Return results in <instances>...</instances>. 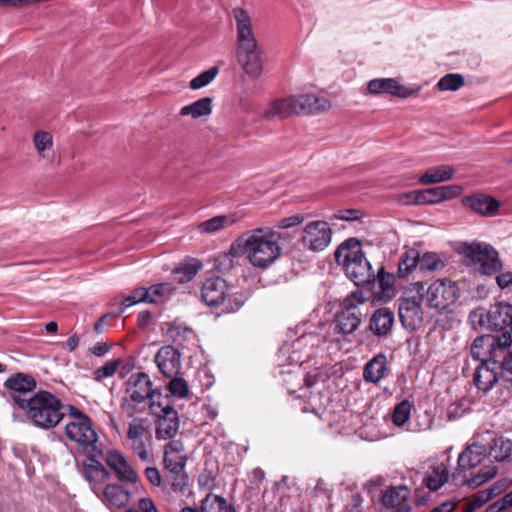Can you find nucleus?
Segmentation results:
<instances>
[{"label":"nucleus","instance_id":"nucleus-37","mask_svg":"<svg viewBox=\"0 0 512 512\" xmlns=\"http://www.w3.org/2000/svg\"><path fill=\"white\" fill-rule=\"evenodd\" d=\"M375 280H377L381 289L380 299L385 301L390 300L395 294L394 275L386 272L384 267H381L377 275H375Z\"/></svg>","mask_w":512,"mask_h":512},{"label":"nucleus","instance_id":"nucleus-6","mask_svg":"<svg viewBox=\"0 0 512 512\" xmlns=\"http://www.w3.org/2000/svg\"><path fill=\"white\" fill-rule=\"evenodd\" d=\"M175 287L168 282L158 283L150 287H140L134 289L128 297H126L116 308L99 316L97 320H109L112 318L122 317L126 319L131 314H125L126 310L138 303L163 304L169 300L174 293Z\"/></svg>","mask_w":512,"mask_h":512},{"label":"nucleus","instance_id":"nucleus-34","mask_svg":"<svg viewBox=\"0 0 512 512\" xmlns=\"http://www.w3.org/2000/svg\"><path fill=\"white\" fill-rule=\"evenodd\" d=\"M201 268V261L195 258H190L184 260L179 267L174 269L173 272L179 283H185L193 279Z\"/></svg>","mask_w":512,"mask_h":512},{"label":"nucleus","instance_id":"nucleus-60","mask_svg":"<svg viewBox=\"0 0 512 512\" xmlns=\"http://www.w3.org/2000/svg\"><path fill=\"white\" fill-rule=\"evenodd\" d=\"M111 347V344L107 342H97L94 346L88 349V352L95 356L101 357L108 353L111 350Z\"/></svg>","mask_w":512,"mask_h":512},{"label":"nucleus","instance_id":"nucleus-45","mask_svg":"<svg viewBox=\"0 0 512 512\" xmlns=\"http://www.w3.org/2000/svg\"><path fill=\"white\" fill-rule=\"evenodd\" d=\"M418 267L421 271H435L444 267V262L432 252L420 255Z\"/></svg>","mask_w":512,"mask_h":512},{"label":"nucleus","instance_id":"nucleus-29","mask_svg":"<svg viewBox=\"0 0 512 512\" xmlns=\"http://www.w3.org/2000/svg\"><path fill=\"white\" fill-rule=\"evenodd\" d=\"M430 469L423 483L429 490L436 491L448 480V469L444 463H436Z\"/></svg>","mask_w":512,"mask_h":512},{"label":"nucleus","instance_id":"nucleus-25","mask_svg":"<svg viewBox=\"0 0 512 512\" xmlns=\"http://www.w3.org/2000/svg\"><path fill=\"white\" fill-rule=\"evenodd\" d=\"M409 490L406 486L393 487L385 491L382 504L387 508H396L395 512H409L410 507L403 505L408 499Z\"/></svg>","mask_w":512,"mask_h":512},{"label":"nucleus","instance_id":"nucleus-1","mask_svg":"<svg viewBox=\"0 0 512 512\" xmlns=\"http://www.w3.org/2000/svg\"><path fill=\"white\" fill-rule=\"evenodd\" d=\"M496 334H484L477 337L471 347V354L475 360H481L474 373L473 382L478 390L484 393L490 391L499 380L502 369L499 358L512 344V322H508V329L494 322Z\"/></svg>","mask_w":512,"mask_h":512},{"label":"nucleus","instance_id":"nucleus-59","mask_svg":"<svg viewBox=\"0 0 512 512\" xmlns=\"http://www.w3.org/2000/svg\"><path fill=\"white\" fill-rule=\"evenodd\" d=\"M164 454H184V445L180 440H172L165 445Z\"/></svg>","mask_w":512,"mask_h":512},{"label":"nucleus","instance_id":"nucleus-26","mask_svg":"<svg viewBox=\"0 0 512 512\" xmlns=\"http://www.w3.org/2000/svg\"><path fill=\"white\" fill-rule=\"evenodd\" d=\"M387 370V358L383 353L374 356L364 367L363 378L367 382L378 383Z\"/></svg>","mask_w":512,"mask_h":512},{"label":"nucleus","instance_id":"nucleus-10","mask_svg":"<svg viewBox=\"0 0 512 512\" xmlns=\"http://www.w3.org/2000/svg\"><path fill=\"white\" fill-rule=\"evenodd\" d=\"M66 437L76 444V449L81 454L92 453L95 455L97 449L98 434L92 426L90 418L79 421H69L65 425Z\"/></svg>","mask_w":512,"mask_h":512},{"label":"nucleus","instance_id":"nucleus-32","mask_svg":"<svg viewBox=\"0 0 512 512\" xmlns=\"http://www.w3.org/2000/svg\"><path fill=\"white\" fill-rule=\"evenodd\" d=\"M166 325V336L177 345H183L194 335L193 330L186 325V322H166Z\"/></svg>","mask_w":512,"mask_h":512},{"label":"nucleus","instance_id":"nucleus-13","mask_svg":"<svg viewBox=\"0 0 512 512\" xmlns=\"http://www.w3.org/2000/svg\"><path fill=\"white\" fill-rule=\"evenodd\" d=\"M127 438L131 442V449L141 461L146 462L149 460V455L146 447V442L150 438L148 427L144 425V420L141 418H134L130 423L127 431Z\"/></svg>","mask_w":512,"mask_h":512},{"label":"nucleus","instance_id":"nucleus-51","mask_svg":"<svg viewBox=\"0 0 512 512\" xmlns=\"http://www.w3.org/2000/svg\"><path fill=\"white\" fill-rule=\"evenodd\" d=\"M244 304V298L241 295H229L221 304L222 312L233 313L238 311Z\"/></svg>","mask_w":512,"mask_h":512},{"label":"nucleus","instance_id":"nucleus-56","mask_svg":"<svg viewBox=\"0 0 512 512\" xmlns=\"http://www.w3.org/2000/svg\"><path fill=\"white\" fill-rule=\"evenodd\" d=\"M304 219L305 218L303 215H300V214L292 215V216L281 219L278 222L277 227L283 228V229L294 227V226L301 224L304 221Z\"/></svg>","mask_w":512,"mask_h":512},{"label":"nucleus","instance_id":"nucleus-41","mask_svg":"<svg viewBox=\"0 0 512 512\" xmlns=\"http://www.w3.org/2000/svg\"><path fill=\"white\" fill-rule=\"evenodd\" d=\"M164 466L171 473H180L184 470L187 462L185 454H164Z\"/></svg>","mask_w":512,"mask_h":512},{"label":"nucleus","instance_id":"nucleus-49","mask_svg":"<svg viewBox=\"0 0 512 512\" xmlns=\"http://www.w3.org/2000/svg\"><path fill=\"white\" fill-rule=\"evenodd\" d=\"M34 146L37 152L44 157V151L50 149L53 145L52 136L45 131H38L34 134Z\"/></svg>","mask_w":512,"mask_h":512},{"label":"nucleus","instance_id":"nucleus-55","mask_svg":"<svg viewBox=\"0 0 512 512\" xmlns=\"http://www.w3.org/2000/svg\"><path fill=\"white\" fill-rule=\"evenodd\" d=\"M394 322H370L369 330L377 336H386L392 329Z\"/></svg>","mask_w":512,"mask_h":512},{"label":"nucleus","instance_id":"nucleus-46","mask_svg":"<svg viewBox=\"0 0 512 512\" xmlns=\"http://www.w3.org/2000/svg\"><path fill=\"white\" fill-rule=\"evenodd\" d=\"M411 411V405L409 401L404 400L397 404L392 413V421L397 426L404 425L409 419Z\"/></svg>","mask_w":512,"mask_h":512},{"label":"nucleus","instance_id":"nucleus-15","mask_svg":"<svg viewBox=\"0 0 512 512\" xmlns=\"http://www.w3.org/2000/svg\"><path fill=\"white\" fill-rule=\"evenodd\" d=\"M108 467L116 474L118 480L123 483H136L138 475L125 456L118 450H109L105 455Z\"/></svg>","mask_w":512,"mask_h":512},{"label":"nucleus","instance_id":"nucleus-16","mask_svg":"<svg viewBox=\"0 0 512 512\" xmlns=\"http://www.w3.org/2000/svg\"><path fill=\"white\" fill-rule=\"evenodd\" d=\"M367 94H388L399 98H408L413 94V91L401 85L394 78H375L367 83Z\"/></svg>","mask_w":512,"mask_h":512},{"label":"nucleus","instance_id":"nucleus-35","mask_svg":"<svg viewBox=\"0 0 512 512\" xmlns=\"http://www.w3.org/2000/svg\"><path fill=\"white\" fill-rule=\"evenodd\" d=\"M419 260L420 252L417 249L412 248L405 251L398 264V277L404 278L411 274L418 267Z\"/></svg>","mask_w":512,"mask_h":512},{"label":"nucleus","instance_id":"nucleus-27","mask_svg":"<svg viewBox=\"0 0 512 512\" xmlns=\"http://www.w3.org/2000/svg\"><path fill=\"white\" fill-rule=\"evenodd\" d=\"M103 496L111 506L122 508L130 501V492L119 484H108L103 490Z\"/></svg>","mask_w":512,"mask_h":512},{"label":"nucleus","instance_id":"nucleus-62","mask_svg":"<svg viewBox=\"0 0 512 512\" xmlns=\"http://www.w3.org/2000/svg\"><path fill=\"white\" fill-rule=\"evenodd\" d=\"M509 487V481L506 479L499 480L495 482L491 487L487 488L489 494H491V498L497 496L504 492Z\"/></svg>","mask_w":512,"mask_h":512},{"label":"nucleus","instance_id":"nucleus-57","mask_svg":"<svg viewBox=\"0 0 512 512\" xmlns=\"http://www.w3.org/2000/svg\"><path fill=\"white\" fill-rule=\"evenodd\" d=\"M420 194V190L404 193L400 196V201L405 205H423L422 201H420Z\"/></svg>","mask_w":512,"mask_h":512},{"label":"nucleus","instance_id":"nucleus-31","mask_svg":"<svg viewBox=\"0 0 512 512\" xmlns=\"http://www.w3.org/2000/svg\"><path fill=\"white\" fill-rule=\"evenodd\" d=\"M446 286L443 280L430 285L427 289V300L429 306L438 311L448 308V300L445 297Z\"/></svg>","mask_w":512,"mask_h":512},{"label":"nucleus","instance_id":"nucleus-33","mask_svg":"<svg viewBox=\"0 0 512 512\" xmlns=\"http://www.w3.org/2000/svg\"><path fill=\"white\" fill-rule=\"evenodd\" d=\"M295 114L292 97L274 101L270 108L265 111V118L273 119L275 117L287 118Z\"/></svg>","mask_w":512,"mask_h":512},{"label":"nucleus","instance_id":"nucleus-17","mask_svg":"<svg viewBox=\"0 0 512 512\" xmlns=\"http://www.w3.org/2000/svg\"><path fill=\"white\" fill-rule=\"evenodd\" d=\"M228 285L225 279L217 276L206 279L202 285L201 296L206 305L219 307L227 297Z\"/></svg>","mask_w":512,"mask_h":512},{"label":"nucleus","instance_id":"nucleus-63","mask_svg":"<svg viewBox=\"0 0 512 512\" xmlns=\"http://www.w3.org/2000/svg\"><path fill=\"white\" fill-rule=\"evenodd\" d=\"M394 320V312L389 308H380L373 312L369 320Z\"/></svg>","mask_w":512,"mask_h":512},{"label":"nucleus","instance_id":"nucleus-64","mask_svg":"<svg viewBox=\"0 0 512 512\" xmlns=\"http://www.w3.org/2000/svg\"><path fill=\"white\" fill-rule=\"evenodd\" d=\"M496 283L501 289L508 288L512 284V272L499 274L496 277Z\"/></svg>","mask_w":512,"mask_h":512},{"label":"nucleus","instance_id":"nucleus-7","mask_svg":"<svg viewBox=\"0 0 512 512\" xmlns=\"http://www.w3.org/2000/svg\"><path fill=\"white\" fill-rule=\"evenodd\" d=\"M125 394L127 398H123L121 402V408L127 413L129 417H132L136 412V404L143 403L147 399L150 403L153 400H161V393L157 389H153V383L150 377L144 372H138L132 374L127 382L125 388Z\"/></svg>","mask_w":512,"mask_h":512},{"label":"nucleus","instance_id":"nucleus-58","mask_svg":"<svg viewBox=\"0 0 512 512\" xmlns=\"http://www.w3.org/2000/svg\"><path fill=\"white\" fill-rule=\"evenodd\" d=\"M147 480L154 486L159 487L162 483V478L159 470L156 467H147L144 471Z\"/></svg>","mask_w":512,"mask_h":512},{"label":"nucleus","instance_id":"nucleus-5","mask_svg":"<svg viewBox=\"0 0 512 512\" xmlns=\"http://www.w3.org/2000/svg\"><path fill=\"white\" fill-rule=\"evenodd\" d=\"M454 251L462 256L465 266L471 267L475 272L491 276L501 271L502 261L498 251L485 242H455Z\"/></svg>","mask_w":512,"mask_h":512},{"label":"nucleus","instance_id":"nucleus-4","mask_svg":"<svg viewBox=\"0 0 512 512\" xmlns=\"http://www.w3.org/2000/svg\"><path fill=\"white\" fill-rule=\"evenodd\" d=\"M63 404L54 394L40 390L26 402L24 412L27 420L34 426L49 430L56 427L64 418Z\"/></svg>","mask_w":512,"mask_h":512},{"label":"nucleus","instance_id":"nucleus-54","mask_svg":"<svg viewBox=\"0 0 512 512\" xmlns=\"http://www.w3.org/2000/svg\"><path fill=\"white\" fill-rule=\"evenodd\" d=\"M493 314L501 320H512V305L507 302H501L496 305Z\"/></svg>","mask_w":512,"mask_h":512},{"label":"nucleus","instance_id":"nucleus-53","mask_svg":"<svg viewBox=\"0 0 512 512\" xmlns=\"http://www.w3.org/2000/svg\"><path fill=\"white\" fill-rule=\"evenodd\" d=\"M174 477L171 483V488L175 492H184L188 485V476L184 470L180 473H173Z\"/></svg>","mask_w":512,"mask_h":512},{"label":"nucleus","instance_id":"nucleus-18","mask_svg":"<svg viewBox=\"0 0 512 512\" xmlns=\"http://www.w3.org/2000/svg\"><path fill=\"white\" fill-rule=\"evenodd\" d=\"M292 101L295 106V114H316L331 108L330 100L313 94L292 96Z\"/></svg>","mask_w":512,"mask_h":512},{"label":"nucleus","instance_id":"nucleus-48","mask_svg":"<svg viewBox=\"0 0 512 512\" xmlns=\"http://www.w3.org/2000/svg\"><path fill=\"white\" fill-rule=\"evenodd\" d=\"M241 255H235L232 252V245L230 246V249L228 252L219 254L215 259V266L220 272H226L231 270L234 267L235 258L240 257Z\"/></svg>","mask_w":512,"mask_h":512},{"label":"nucleus","instance_id":"nucleus-38","mask_svg":"<svg viewBox=\"0 0 512 512\" xmlns=\"http://www.w3.org/2000/svg\"><path fill=\"white\" fill-rule=\"evenodd\" d=\"M201 512H236V510L227 504L225 498L208 494L201 503Z\"/></svg>","mask_w":512,"mask_h":512},{"label":"nucleus","instance_id":"nucleus-14","mask_svg":"<svg viewBox=\"0 0 512 512\" xmlns=\"http://www.w3.org/2000/svg\"><path fill=\"white\" fill-rule=\"evenodd\" d=\"M155 362L160 372L165 377L171 378L181 369V353L175 347L165 345L158 350Z\"/></svg>","mask_w":512,"mask_h":512},{"label":"nucleus","instance_id":"nucleus-3","mask_svg":"<svg viewBox=\"0 0 512 512\" xmlns=\"http://www.w3.org/2000/svg\"><path fill=\"white\" fill-rule=\"evenodd\" d=\"M237 28L236 56L245 73L254 79L261 76L264 67L263 51L255 38L250 15L243 8L233 9Z\"/></svg>","mask_w":512,"mask_h":512},{"label":"nucleus","instance_id":"nucleus-44","mask_svg":"<svg viewBox=\"0 0 512 512\" xmlns=\"http://www.w3.org/2000/svg\"><path fill=\"white\" fill-rule=\"evenodd\" d=\"M121 363L122 360L119 358L107 362L93 372V379L97 382H102L103 379L112 377L117 372Z\"/></svg>","mask_w":512,"mask_h":512},{"label":"nucleus","instance_id":"nucleus-20","mask_svg":"<svg viewBox=\"0 0 512 512\" xmlns=\"http://www.w3.org/2000/svg\"><path fill=\"white\" fill-rule=\"evenodd\" d=\"M461 203L485 217L495 216L500 207L498 200L485 194H476L470 197H464L462 198Z\"/></svg>","mask_w":512,"mask_h":512},{"label":"nucleus","instance_id":"nucleus-39","mask_svg":"<svg viewBox=\"0 0 512 512\" xmlns=\"http://www.w3.org/2000/svg\"><path fill=\"white\" fill-rule=\"evenodd\" d=\"M420 201L424 204H434L448 198V186H440L420 190Z\"/></svg>","mask_w":512,"mask_h":512},{"label":"nucleus","instance_id":"nucleus-2","mask_svg":"<svg viewBox=\"0 0 512 512\" xmlns=\"http://www.w3.org/2000/svg\"><path fill=\"white\" fill-rule=\"evenodd\" d=\"M235 255L246 254L252 266L266 269L281 255V247L272 230L257 228L239 236L232 243Z\"/></svg>","mask_w":512,"mask_h":512},{"label":"nucleus","instance_id":"nucleus-24","mask_svg":"<svg viewBox=\"0 0 512 512\" xmlns=\"http://www.w3.org/2000/svg\"><path fill=\"white\" fill-rule=\"evenodd\" d=\"M364 304L363 297L358 293L349 294L341 303V309L335 315L334 320H361L364 316L359 306Z\"/></svg>","mask_w":512,"mask_h":512},{"label":"nucleus","instance_id":"nucleus-50","mask_svg":"<svg viewBox=\"0 0 512 512\" xmlns=\"http://www.w3.org/2000/svg\"><path fill=\"white\" fill-rule=\"evenodd\" d=\"M168 390L173 396L184 398L189 393V386L184 378L175 375L168 384Z\"/></svg>","mask_w":512,"mask_h":512},{"label":"nucleus","instance_id":"nucleus-52","mask_svg":"<svg viewBox=\"0 0 512 512\" xmlns=\"http://www.w3.org/2000/svg\"><path fill=\"white\" fill-rule=\"evenodd\" d=\"M470 401L466 398H462L456 403L450 404V420L459 418L469 410Z\"/></svg>","mask_w":512,"mask_h":512},{"label":"nucleus","instance_id":"nucleus-36","mask_svg":"<svg viewBox=\"0 0 512 512\" xmlns=\"http://www.w3.org/2000/svg\"><path fill=\"white\" fill-rule=\"evenodd\" d=\"M211 104L212 99L210 97L200 98L192 104L182 107L180 110V115H191L193 118H199L202 116L209 115L212 111Z\"/></svg>","mask_w":512,"mask_h":512},{"label":"nucleus","instance_id":"nucleus-19","mask_svg":"<svg viewBox=\"0 0 512 512\" xmlns=\"http://www.w3.org/2000/svg\"><path fill=\"white\" fill-rule=\"evenodd\" d=\"M346 276L356 285L364 286L375 281V274L370 262L361 258L353 263H347L343 268Z\"/></svg>","mask_w":512,"mask_h":512},{"label":"nucleus","instance_id":"nucleus-22","mask_svg":"<svg viewBox=\"0 0 512 512\" xmlns=\"http://www.w3.org/2000/svg\"><path fill=\"white\" fill-rule=\"evenodd\" d=\"M483 441L489 445V456L496 461H504L512 453V441L503 436H496L494 433L486 431L483 435Z\"/></svg>","mask_w":512,"mask_h":512},{"label":"nucleus","instance_id":"nucleus-11","mask_svg":"<svg viewBox=\"0 0 512 512\" xmlns=\"http://www.w3.org/2000/svg\"><path fill=\"white\" fill-rule=\"evenodd\" d=\"M332 239V229L328 222L316 220L303 229L301 241L311 251L319 252L327 248Z\"/></svg>","mask_w":512,"mask_h":512},{"label":"nucleus","instance_id":"nucleus-12","mask_svg":"<svg viewBox=\"0 0 512 512\" xmlns=\"http://www.w3.org/2000/svg\"><path fill=\"white\" fill-rule=\"evenodd\" d=\"M91 454H84L86 459L82 462V475L89 482L92 491L98 494L100 485L109 480L110 473L100 461V458L103 457V451L97 449L95 455Z\"/></svg>","mask_w":512,"mask_h":512},{"label":"nucleus","instance_id":"nucleus-9","mask_svg":"<svg viewBox=\"0 0 512 512\" xmlns=\"http://www.w3.org/2000/svg\"><path fill=\"white\" fill-rule=\"evenodd\" d=\"M36 387L37 382L33 376L18 372L4 381L1 394L7 401L22 409L30 397L36 393Z\"/></svg>","mask_w":512,"mask_h":512},{"label":"nucleus","instance_id":"nucleus-28","mask_svg":"<svg viewBox=\"0 0 512 512\" xmlns=\"http://www.w3.org/2000/svg\"><path fill=\"white\" fill-rule=\"evenodd\" d=\"M241 219L238 213H229L212 217L199 225V229L203 233H214L225 227H228Z\"/></svg>","mask_w":512,"mask_h":512},{"label":"nucleus","instance_id":"nucleus-30","mask_svg":"<svg viewBox=\"0 0 512 512\" xmlns=\"http://www.w3.org/2000/svg\"><path fill=\"white\" fill-rule=\"evenodd\" d=\"M422 300L420 296L403 298L398 309L399 320H414L415 318L422 320L420 315Z\"/></svg>","mask_w":512,"mask_h":512},{"label":"nucleus","instance_id":"nucleus-8","mask_svg":"<svg viewBox=\"0 0 512 512\" xmlns=\"http://www.w3.org/2000/svg\"><path fill=\"white\" fill-rule=\"evenodd\" d=\"M150 411L157 417L155 435L158 440L172 439L178 432L180 421L178 412L170 405L169 398L153 400Z\"/></svg>","mask_w":512,"mask_h":512},{"label":"nucleus","instance_id":"nucleus-42","mask_svg":"<svg viewBox=\"0 0 512 512\" xmlns=\"http://www.w3.org/2000/svg\"><path fill=\"white\" fill-rule=\"evenodd\" d=\"M218 73H219L218 66H213V67L209 68L208 70L201 72L198 76H196L195 78H193L190 81V88L193 90H197V89L207 86L209 83H211L214 80V78L218 75Z\"/></svg>","mask_w":512,"mask_h":512},{"label":"nucleus","instance_id":"nucleus-47","mask_svg":"<svg viewBox=\"0 0 512 512\" xmlns=\"http://www.w3.org/2000/svg\"><path fill=\"white\" fill-rule=\"evenodd\" d=\"M360 322H335L332 328V334L342 335L347 342H352L350 336L358 329Z\"/></svg>","mask_w":512,"mask_h":512},{"label":"nucleus","instance_id":"nucleus-23","mask_svg":"<svg viewBox=\"0 0 512 512\" xmlns=\"http://www.w3.org/2000/svg\"><path fill=\"white\" fill-rule=\"evenodd\" d=\"M487 455V445L483 438L468 446L458 457V466L462 470L471 469L480 464Z\"/></svg>","mask_w":512,"mask_h":512},{"label":"nucleus","instance_id":"nucleus-40","mask_svg":"<svg viewBox=\"0 0 512 512\" xmlns=\"http://www.w3.org/2000/svg\"><path fill=\"white\" fill-rule=\"evenodd\" d=\"M448 179V169L446 167H434L427 170L420 178L419 182L424 185L442 182Z\"/></svg>","mask_w":512,"mask_h":512},{"label":"nucleus","instance_id":"nucleus-61","mask_svg":"<svg viewBox=\"0 0 512 512\" xmlns=\"http://www.w3.org/2000/svg\"><path fill=\"white\" fill-rule=\"evenodd\" d=\"M334 217L345 221L357 220L360 218V211L357 209L341 210Z\"/></svg>","mask_w":512,"mask_h":512},{"label":"nucleus","instance_id":"nucleus-43","mask_svg":"<svg viewBox=\"0 0 512 512\" xmlns=\"http://www.w3.org/2000/svg\"><path fill=\"white\" fill-rule=\"evenodd\" d=\"M496 473L497 469L495 466L487 467L484 472L480 470L477 474L472 475L469 478L464 476L463 482L466 483L470 488H476L489 479L493 478Z\"/></svg>","mask_w":512,"mask_h":512},{"label":"nucleus","instance_id":"nucleus-21","mask_svg":"<svg viewBox=\"0 0 512 512\" xmlns=\"http://www.w3.org/2000/svg\"><path fill=\"white\" fill-rule=\"evenodd\" d=\"M335 261L343 268L347 263H353L365 257L361 242L354 237L348 238L334 252Z\"/></svg>","mask_w":512,"mask_h":512}]
</instances>
